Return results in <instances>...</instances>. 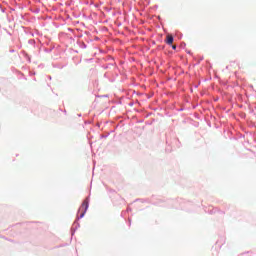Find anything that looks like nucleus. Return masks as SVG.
<instances>
[{
	"label": "nucleus",
	"instance_id": "nucleus-1",
	"mask_svg": "<svg viewBox=\"0 0 256 256\" xmlns=\"http://www.w3.org/2000/svg\"><path fill=\"white\" fill-rule=\"evenodd\" d=\"M87 209H89V198H86L81 207L79 208V212L80 214V219H83V217H85V213H87Z\"/></svg>",
	"mask_w": 256,
	"mask_h": 256
},
{
	"label": "nucleus",
	"instance_id": "nucleus-3",
	"mask_svg": "<svg viewBox=\"0 0 256 256\" xmlns=\"http://www.w3.org/2000/svg\"><path fill=\"white\" fill-rule=\"evenodd\" d=\"M172 48H173V49H177V47H176V46H173Z\"/></svg>",
	"mask_w": 256,
	"mask_h": 256
},
{
	"label": "nucleus",
	"instance_id": "nucleus-2",
	"mask_svg": "<svg viewBox=\"0 0 256 256\" xmlns=\"http://www.w3.org/2000/svg\"><path fill=\"white\" fill-rule=\"evenodd\" d=\"M166 42L168 45H172L173 44V36L172 35H168L166 38Z\"/></svg>",
	"mask_w": 256,
	"mask_h": 256
}]
</instances>
